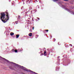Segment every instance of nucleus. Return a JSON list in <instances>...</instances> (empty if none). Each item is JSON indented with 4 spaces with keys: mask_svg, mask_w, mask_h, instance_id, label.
<instances>
[{
    "mask_svg": "<svg viewBox=\"0 0 74 74\" xmlns=\"http://www.w3.org/2000/svg\"><path fill=\"white\" fill-rule=\"evenodd\" d=\"M5 14L4 13H3L1 14L0 19L3 23H5V22H7V21L9 19V16H8V15H7L6 16L7 17V18H5Z\"/></svg>",
    "mask_w": 74,
    "mask_h": 74,
    "instance_id": "obj_1",
    "label": "nucleus"
},
{
    "mask_svg": "<svg viewBox=\"0 0 74 74\" xmlns=\"http://www.w3.org/2000/svg\"><path fill=\"white\" fill-rule=\"evenodd\" d=\"M10 69H12V70H14V68L13 66L10 67Z\"/></svg>",
    "mask_w": 74,
    "mask_h": 74,
    "instance_id": "obj_2",
    "label": "nucleus"
},
{
    "mask_svg": "<svg viewBox=\"0 0 74 74\" xmlns=\"http://www.w3.org/2000/svg\"><path fill=\"white\" fill-rule=\"evenodd\" d=\"M28 35L29 36H30V37L32 36V33H29Z\"/></svg>",
    "mask_w": 74,
    "mask_h": 74,
    "instance_id": "obj_3",
    "label": "nucleus"
},
{
    "mask_svg": "<svg viewBox=\"0 0 74 74\" xmlns=\"http://www.w3.org/2000/svg\"><path fill=\"white\" fill-rule=\"evenodd\" d=\"M19 34H17L16 35V38H19Z\"/></svg>",
    "mask_w": 74,
    "mask_h": 74,
    "instance_id": "obj_4",
    "label": "nucleus"
},
{
    "mask_svg": "<svg viewBox=\"0 0 74 74\" xmlns=\"http://www.w3.org/2000/svg\"><path fill=\"white\" fill-rule=\"evenodd\" d=\"M10 34L11 36H14V33L13 32H11L10 33Z\"/></svg>",
    "mask_w": 74,
    "mask_h": 74,
    "instance_id": "obj_5",
    "label": "nucleus"
},
{
    "mask_svg": "<svg viewBox=\"0 0 74 74\" xmlns=\"http://www.w3.org/2000/svg\"><path fill=\"white\" fill-rule=\"evenodd\" d=\"M44 56H46V55H47V52L45 51L44 52Z\"/></svg>",
    "mask_w": 74,
    "mask_h": 74,
    "instance_id": "obj_6",
    "label": "nucleus"
},
{
    "mask_svg": "<svg viewBox=\"0 0 74 74\" xmlns=\"http://www.w3.org/2000/svg\"><path fill=\"white\" fill-rule=\"evenodd\" d=\"M14 52H16V53L17 52H18V50L16 49H15L14 50Z\"/></svg>",
    "mask_w": 74,
    "mask_h": 74,
    "instance_id": "obj_7",
    "label": "nucleus"
},
{
    "mask_svg": "<svg viewBox=\"0 0 74 74\" xmlns=\"http://www.w3.org/2000/svg\"><path fill=\"white\" fill-rule=\"evenodd\" d=\"M18 18L19 19L20 18H21V16H18Z\"/></svg>",
    "mask_w": 74,
    "mask_h": 74,
    "instance_id": "obj_8",
    "label": "nucleus"
},
{
    "mask_svg": "<svg viewBox=\"0 0 74 74\" xmlns=\"http://www.w3.org/2000/svg\"><path fill=\"white\" fill-rule=\"evenodd\" d=\"M56 40V39H55V38L53 39V41H55Z\"/></svg>",
    "mask_w": 74,
    "mask_h": 74,
    "instance_id": "obj_9",
    "label": "nucleus"
},
{
    "mask_svg": "<svg viewBox=\"0 0 74 74\" xmlns=\"http://www.w3.org/2000/svg\"><path fill=\"white\" fill-rule=\"evenodd\" d=\"M54 1H58V0H53Z\"/></svg>",
    "mask_w": 74,
    "mask_h": 74,
    "instance_id": "obj_10",
    "label": "nucleus"
},
{
    "mask_svg": "<svg viewBox=\"0 0 74 74\" xmlns=\"http://www.w3.org/2000/svg\"><path fill=\"white\" fill-rule=\"evenodd\" d=\"M6 14L7 15H8V12H6Z\"/></svg>",
    "mask_w": 74,
    "mask_h": 74,
    "instance_id": "obj_11",
    "label": "nucleus"
},
{
    "mask_svg": "<svg viewBox=\"0 0 74 74\" xmlns=\"http://www.w3.org/2000/svg\"><path fill=\"white\" fill-rule=\"evenodd\" d=\"M49 30H46L45 31H46L47 32H48Z\"/></svg>",
    "mask_w": 74,
    "mask_h": 74,
    "instance_id": "obj_12",
    "label": "nucleus"
},
{
    "mask_svg": "<svg viewBox=\"0 0 74 74\" xmlns=\"http://www.w3.org/2000/svg\"><path fill=\"white\" fill-rule=\"evenodd\" d=\"M64 1H68L69 0H63Z\"/></svg>",
    "mask_w": 74,
    "mask_h": 74,
    "instance_id": "obj_13",
    "label": "nucleus"
},
{
    "mask_svg": "<svg viewBox=\"0 0 74 74\" xmlns=\"http://www.w3.org/2000/svg\"><path fill=\"white\" fill-rule=\"evenodd\" d=\"M69 45H70V46L71 47H72V45H71V44H70Z\"/></svg>",
    "mask_w": 74,
    "mask_h": 74,
    "instance_id": "obj_14",
    "label": "nucleus"
},
{
    "mask_svg": "<svg viewBox=\"0 0 74 74\" xmlns=\"http://www.w3.org/2000/svg\"><path fill=\"white\" fill-rule=\"evenodd\" d=\"M37 19H38V20H40V18H39L37 17Z\"/></svg>",
    "mask_w": 74,
    "mask_h": 74,
    "instance_id": "obj_15",
    "label": "nucleus"
},
{
    "mask_svg": "<svg viewBox=\"0 0 74 74\" xmlns=\"http://www.w3.org/2000/svg\"><path fill=\"white\" fill-rule=\"evenodd\" d=\"M15 51V50H14V49H12V51H13V52H14V51Z\"/></svg>",
    "mask_w": 74,
    "mask_h": 74,
    "instance_id": "obj_16",
    "label": "nucleus"
},
{
    "mask_svg": "<svg viewBox=\"0 0 74 74\" xmlns=\"http://www.w3.org/2000/svg\"><path fill=\"white\" fill-rule=\"evenodd\" d=\"M42 55H43V54L42 53L40 55L41 56H42Z\"/></svg>",
    "mask_w": 74,
    "mask_h": 74,
    "instance_id": "obj_17",
    "label": "nucleus"
},
{
    "mask_svg": "<svg viewBox=\"0 0 74 74\" xmlns=\"http://www.w3.org/2000/svg\"><path fill=\"white\" fill-rule=\"evenodd\" d=\"M36 37H38V35H36Z\"/></svg>",
    "mask_w": 74,
    "mask_h": 74,
    "instance_id": "obj_18",
    "label": "nucleus"
},
{
    "mask_svg": "<svg viewBox=\"0 0 74 74\" xmlns=\"http://www.w3.org/2000/svg\"><path fill=\"white\" fill-rule=\"evenodd\" d=\"M32 28H33V30H34V27H32Z\"/></svg>",
    "mask_w": 74,
    "mask_h": 74,
    "instance_id": "obj_19",
    "label": "nucleus"
},
{
    "mask_svg": "<svg viewBox=\"0 0 74 74\" xmlns=\"http://www.w3.org/2000/svg\"><path fill=\"white\" fill-rule=\"evenodd\" d=\"M23 50V49H22V48H21V51H22Z\"/></svg>",
    "mask_w": 74,
    "mask_h": 74,
    "instance_id": "obj_20",
    "label": "nucleus"
},
{
    "mask_svg": "<svg viewBox=\"0 0 74 74\" xmlns=\"http://www.w3.org/2000/svg\"><path fill=\"white\" fill-rule=\"evenodd\" d=\"M66 10H69V9H67Z\"/></svg>",
    "mask_w": 74,
    "mask_h": 74,
    "instance_id": "obj_21",
    "label": "nucleus"
},
{
    "mask_svg": "<svg viewBox=\"0 0 74 74\" xmlns=\"http://www.w3.org/2000/svg\"><path fill=\"white\" fill-rule=\"evenodd\" d=\"M58 58H60V56H58Z\"/></svg>",
    "mask_w": 74,
    "mask_h": 74,
    "instance_id": "obj_22",
    "label": "nucleus"
},
{
    "mask_svg": "<svg viewBox=\"0 0 74 74\" xmlns=\"http://www.w3.org/2000/svg\"><path fill=\"white\" fill-rule=\"evenodd\" d=\"M35 1H37V0H35Z\"/></svg>",
    "mask_w": 74,
    "mask_h": 74,
    "instance_id": "obj_23",
    "label": "nucleus"
},
{
    "mask_svg": "<svg viewBox=\"0 0 74 74\" xmlns=\"http://www.w3.org/2000/svg\"><path fill=\"white\" fill-rule=\"evenodd\" d=\"M29 20H28V22H29Z\"/></svg>",
    "mask_w": 74,
    "mask_h": 74,
    "instance_id": "obj_24",
    "label": "nucleus"
},
{
    "mask_svg": "<svg viewBox=\"0 0 74 74\" xmlns=\"http://www.w3.org/2000/svg\"><path fill=\"white\" fill-rule=\"evenodd\" d=\"M33 21H34V20H33Z\"/></svg>",
    "mask_w": 74,
    "mask_h": 74,
    "instance_id": "obj_25",
    "label": "nucleus"
}]
</instances>
